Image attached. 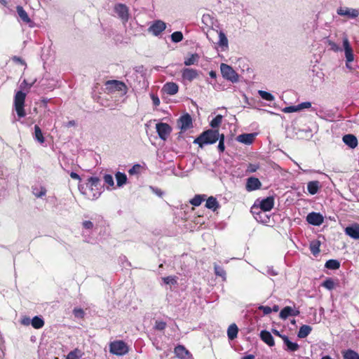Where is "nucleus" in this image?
I'll list each match as a JSON object with an SVG mask.
<instances>
[{"mask_svg":"<svg viewBox=\"0 0 359 359\" xmlns=\"http://www.w3.org/2000/svg\"><path fill=\"white\" fill-rule=\"evenodd\" d=\"M220 135L218 129H208L196 137L194 140V144H196L201 148H203L205 144H212L217 142Z\"/></svg>","mask_w":359,"mask_h":359,"instance_id":"nucleus-1","label":"nucleus"},{"mask_svg":"<svg viewBox=\"0 0 359 359\" xmlns=\"http://www.w3.org/2000/svg\"><path fill=\"white\" fill-rule=\"evenodd\" d=\"M25 98L26 93L21 90L18 91L15 95L14 107L17 115L20 118L26 116V112L25 110Z\"/></svg>","mask_w":359,"mask_h":359,"instance_id":"nucleus-2","label":"nucleus"},{"mask_svg":"<svg viewBox=\"0 0 359 359\" xmlns=\"http://www.w3.org/2000/svg\"><path fill=\"white\" fill-rule=\"evenodd\" d=\"M128 346L122 340L114 341L109 345V351L116 355H123L128 353Z\"/></svg>","mask_w":359,"mask_h":359,"instance_id":"nucleus-3","label":"nucleus"},{"mask_svg":"<svg viewBox=\"0 0 359 359\" xmlns=\"http://www.w3.org/2000/svg\"><path fill=\"white\" fill-rule=\"evenodd\" d=\"M220 69L222 76L224 79L229 80L233 83L238 81V75L231 66L222 63L221 65Z\"/></svg>","mask_w":359,"mask_h":359,"instance_id":"nucleus-4","label":"nucleus"},{"mask_svg":"<svg viewBox=\"0 0 359 359\" xmlns=\"http://www.w3.org/2000/svg\"><path fill=\"white\" fill-rule=\"evenodd\" d=\"M105 86L109 92H126L127 86L123 81L118 80H109L106 81Z\"/></svg>","mask_w":359,"mask_h":359,"instance_id":"nucleus-5","label":"nucleus"},{"mask_svg":"<svg viewBox=\"0 0 359 359\" xmlns=\"http://www.w3.org/2000/svg\"><path fill=\"white\" fill-rule=\"evenodd\" d=\"M114 11L121 20L123 23L126 24L130 18L129 8L123 4L119 3L114 6Z\"/></svg>","mask_w":359,"mask_h":359,"instance_id":"nucleus-6","label":"nucleus"},{"mask_svg":"<svg viewBox=\"0 0 359 359\" xmlns=\"http://www.w3.org/2000/svg\"><path fill=\"white\" fill-rule=\"evenodd\" d=\"M182 78L184 81L191 82L199 77L201 72L192 68H184L182 70Z\"/></svg>","mask_w":359,"mask_h":359,"instance_id":"nucleus-7","label":"nucleus"},{"mask_svg":"<svg viewBox=\"0 0 359 359\" xmlns=\"http://www.w3.org/2000/svg\"><path fill=\"white\" fill-rule=\"evenodd\" d=\"M156 131L161 139L165 140L172 131L171 127L165 123H159L156 124Z\"/></svg>","mask_w":359,"mask_h":359,"instance_id":"nucleus-8","label":"nucleus"},{"mask_svg":"<svg viewBox=\"0 0 359 359\" xmlns=\"http://www.w3.org/2000/svg\"><path fill=\"white\" fill-rule=\"evenodd\" d=\"M178 126L182 131L193 127L192 118L189 114L182 116L177 121Z\"/></svg>","mask_w":359,"mask_h":359,"instance_id":"nucleus-9","label":"nucleus"},{"mask_svg":"<svg viewBox=\"0 0 359 359\" xmlns=\"http://www.w3.org/2000/svg\"><path fill=\"white\" fill-rule=\"evenodd\" d=\"M166 28V24L160 20H156L149 27V31L151 32L154 35L158 36L163 32Z\"/></svg>","mask_w":359,"mask_h":359,"instance_id":"nucleus-10","label":"nucleus"},{"mask_svg":"<svg viewBox=\"0 0 359 359\" xmlns=\"http://www.w3.org/2000/svg\"><path fill=\"white\" fill-rule=\"evenodd\" d=\"M306 221L310 224L314 226H320L323 223L324 218L323 215L318 212H312L306 216Z\"/></svg>","mask_w":359,"mask_h":359,"instance_id":"nucleus-11","label":"nucleus"},{"mask_svg":"<svg viewBox=\"0 0 359 359\" xmlns=\"http://www.w3.org/2000/svg\"><path fill=\"white\" fill-rule=\"evenodd\" d=\"M261 187L262 183L258 178L250 177L247 179L245 189L248 191H252L259 189Z\"/></svg>","mask_w":359,"mask_h":359,"instance_id":"nucleus-12","label":"nucleus"},{"mask_svg":"<svg viewBox=\"0 0 359 359\" xmlns=\"http://www.w3.org/2000/svg\"><path fill=\"white\" fill-rule=\"evenodd\" d=\"M343 46L345 51V56L347 62H353L354 60V55L353 49L350 45L349 41L347 37L343 39Z\"/></svg>","mask_w":359,"mask_h":359,"instance_id":"nucleus-13","label":"nucleus"},{"mask_svg":"<svg viewBox=\"0 0 359 359\" xmlns=\"http://www.w3.org/2000/svg\"><path fill=\"white\" fill-rule=\"evenodd\" d=\"M344 232L351 238L358 240L359 239V224L354 223L345 228Z\"/></svg>","mask_w":359,"mask_h":359,"instance_id":"nucleus-14","label":"nucleus"},{"mask_svg":"<svg viewBox=\"0 0 359 359\" xmlns=\"http://www.w3.org/2000/svg\"><path fill=\"white\" fill-rule=\"evenodd\" d=\"M300 311L298 309H293L290 306L284 307L280 312L279 316L281 319L285 320L289 316H299Z\"/></svg>","mask_w":359,"mask_h":359,"instance_id":"nucleus-15","label":"nucleus"},{"mask_svg":"<svg viewBox=\"0 0 359 359\" xmlns=\"http://www.w3.org/2000/svg\"><path fill=\"white\" fill-rule=\"evenodd\" d=\"M274 206V198L269 196L260 201L259 208L264 212L270 211Z\"/></svg>","mask_w":359,"mask_h":359,"instance_id":"nucleus-16","label":"nucleus"},{"mask_svg":"<svg viewBox=\"0 0 359 359\" xmlns=\"http://www.w3.org/2000/svg\"><path fill=\"white\" fill-rule=\"evenodd\" d=\"M342 139L343 142L351 149H355L358 146V140L356 137L352 134L345 135Z\"/></svg>","mask_w":359,"mask_h":359,"instance_id":"nucleus-17","label":"nucleus"},{"mask_svg":"<svg viewBox=\"0 0 359 359\" xmlns=\"http://www.w3.org/2000/svg\"><path fill=\"white\" fill-rule=\"evenodd\" d=\"M261 339L269 346H273L275 341L271 334L267 330H262L260 332Z\"/></svg>","mask_w":359,"mask_h":359,"instance_id":"nucleus-18","label":"nucleus"},{"mask_svg":"<svg viewBox=\"0 0 359 359\" xmlns=\"http://www.w3.org/2000/svg\"><path fill=\"white\" fill-rule=\"evenodd\" d=\"M164 91L170 95H175L179 90V86L174 82H168L163 86Z\"/></svg>","mask_w":359,"mask_h":359,"instance_id":"nucleus-19","label":"nucleus"},{"mask_svg":"<svg viewBox=\"0 0 359 359\" xmlns=\"http://www.w3.org/2000/svg\"><path fill=\"white\" fill-rule=\"evenodd\" d=\"M337 13L340 15H346L351 18H355L358 16L359 11L356 9L340 8L337 10Z\"/></svg>","mask_w":359,"mask_h":359,"instance_id":"nucleus-20","label":"nucleus"},{"mask_svg":"<svg viewBox=\"0 0 359 359\" xmlns=\"http://www.w3.org/2000/svg\"><path fill=\"white\" fill-rule=\"evenodd\" d=\"M255 135L253 133H244L237 137V140L241 143L250 144L253 142Z\"/></svg>","mask_w":359,"mask_h":359,"instance_id":"nucleus-21","label":"nucleus"},{"mask_svg":"<svg viewBox=\"0 0 359 359\" xmlns=\"http://www.w3.org/2000/svg\"><path fill=\"white\" fill-rule=\"evenodd\" d=\"M175 355L180 359H185L189 355V351L182 345H177L175 349Z\"/></svg>","mask_w":359,"mask_h":359,"instance_id":"nucleus-22","label":"nucleus"},{"mask_svg":"<svg viewBox=\"0 0 359 359\" xmlns=\"http://www.w3.org/2000/svg\"><path fill=\"white\" fill-rule=\"evenodd\" d=\"M284 344L287 346V350L290 351H296L299 349V346L295 342L290 341L287 336L282 337Z\"/></svg>","mask_w":359,"mask_h":359,"instance_id":"nucleus-23","label":"nucleus"},{"mask_svg":"<svg viewBox=\"0 0 359 359\" xmlns=\"http://www.w3.org/2000/svg\"><path fill=\"white\" fill-rule=\"evenodd\" d=\"M205 207L215 211L219 208V205L215 197L210 196L206 200Z\"/></svg>","mask_w":359,"mask_h":359,"instance_id":"nucleus-24","label":"nucleus"},{"mask_svg":"<svg viewBox=\"0 0 359 359\" xmlns=\"http://www.w3.org/2000/svg\"><path fill=\"white\" fill-rule=\"evenodd\" d=\"M238 333V327L235 323H233L229 326L227 330V336L229 339L233 340L236 339L237 337Z\"/></svg>","mask_w":359,"mask_h":359,"instance_id":"nucleus-25","label":"nucleus"},{"mask_svg":"<svg viewBox=\"0 0 359 359\" xmlns=\"http://www.w3.org/2000/svg\"><path fill=\"white\" fill-rule=\"evenodd\" d=\"M312 331V327L310 325H303L300 327L297 333L299 338L303 339L306 337Z\"/></svg>","mask_w":359,"mask_h":359,"instance_id":"nucleus-26","label":"nucleus"},{"mask_svg":"<svg viewBox=\"0 0 359 359\" xmlns=\"http://www.w3.org/2000/svg\"><path fill=\"white\" fill-rule=\"evenodd\" d=\"M320 188L318 181H311L307 184V189L310 194L314 195L318 193Z\"/></svg>","mask_w":359,"mask_h":359,"instance_id":"nucleus-27","label":"nucleus"},{"mask_svg":"<svg viewBox=\"0 0 359 359\" xmlns=\"http://www.w3.org/2000/svg\"><path fill=\"white\" fill-rule=\"evenodd\" d=\"M16 10L19 17L24 22L29 23L31 22V19L22 6H18Z\"/></svg>","mask_w":359,"mask_h":359,"instance_id":"nucleus-28","label":"nucleus"},{"mask_svg":"<svg viewBox=\"0 0 359 359\" xmlns=\"http://www.w3.org/2000/svg\"><path fill=\"white\" fill-rule=\"evenodd\" d=\"M320 241L318 240H314L311 242L309 245V249L311 250V252L313 255L317 256L320 252Z\"/></svg>","mask_w":359,"mask_h":359,"instance_id":"nucleus-29","label":"nucleus"},{"mask_svg":"<svg viewBox=\"0 0 359 359\" xmlns=\"http://www.w3.org/2000/svg\"><path fill=\"white\" fill-rule=\"evenodd\" d=\"M199 55L197 53L191 54L189 57L185 58L184 64L186 66H190L193 65H197L199 60Z\"/></svg>","mask_w":359,"mask_h":359,"instance_id":"nucleus-30","label":"nucleus"},{"mask_svg":"<svg viewBox=\"0 0 359 359\" xmlns=\"http://www.w3.org/2000/svg\"><path fill=\"white\" fill-rule=\"evenodd\" d=\"M88 184L92 190L94 189L98 190L101 187L100 180L97 177H90L88 179Z\"/></svg>","mask_w":359,"mask_h":359,"instance_id":"nucleus-31","label":"nucleus"},{"mask_svg":"<svg viewBox=\"0 0 359 359\" xmlns=\"http://www.w3.org/2000/svg\"><path fill=\"white\" fill-rule=\"evenodd\" d=\"M44 323H44V320H43V318H41L39 316H34L31 320L32 326L34 329H40V328L43 327L44 325Z\"/></svg>","mask_w":359,"mask_h":359,"instance_id":"nucleus-32","label":"nucleus"},{"mask_svg":"<svg viewBox=\"0 0 359 359\" xmlns=\"http://www.w3.org/2000/svg\"><path fill=\"white\" fill-rule=\"evenodd\" d=\"M342 354L344 359H359V354L351 349L343 351Z\"/></svg>","mask_w":359,"mask_h":359,"instance_id":"nucleus-33","label":"nucleus"},{"mask_svg":"<svg viewBox=\"0 0 359 359\" xmlns=\"http://www.w3.org/2000/svg\"><path fill=\"white\" fill-rule=\"evenodd\" d=\"M325 268L332 270H337L340 267V262L337 259H329L325 262Z\"/></svg>","mask_w":359,"mask_h":359,"instance_id":"nucleus-34","label":"nucleus"},{"mask_svg":"<svg viewBox=\"0 0 359 359\" xmlns=\"http://www.w3.org/2000/svg\"><path fill=\"white\" fill-rule=\"evenodd\" d=\"M34 137L41 144H43L45 142V138L43 135L42 131L38 125L34 126Z\"/></svg>","mask_w":359,"mask_h":359,"instance_id":"nucleus-35","label":"nucleus"},{"mask_svg":"<svg viewBox=\"0 0 359 359\" xmlns=\"http://www.w3.org/2000/svg\"><path fill=\"white\" fill-rule=\"evenodd\" d=\"M82 355L81 351L76 348L67 354L66 359H81Z\"/></svg>","mask_w":359,"mask_h":359,"instance_id":"nucleus-36","label":"nucleus"},{"mask_svg":"<svg viewBox=\"0 0 359 359\" xmlns=\"http://www.w3.org/2000/svg\"><path fill=\"white\" fill-rule=\"evenodd\" d=\"M205 195H196L191 201L190 203L194 206H198L205 200Z\"/></svg>","mask_w":359,"mask_h":359,"instance_id":"nucleus-37","label":"nucleus"},{"mask_svg":"<svg viewBox=\"0 0 359 359\" xmlns=\"http://www.w3.org/2000/svg\"><path fill=\"white\" fill-rule=\"evenodd\" d=\"M116 183L118 187H121L126 183L127 177L125 173L118 172L116 174Z\"/></svg>","mask_w":359,"mask_h":359,"instance_id":"nucleus-38","label":"nucleus"},{"mask_svg":"<svg viewBox=\"0 0 359 359\" xmlns=\"http://www.w3.org/2000/svg\"><path fill=\"white\" fill-rule=\"evenodd\" d=\"M46 189L44 187H41L40 190L37 187L32 188V193L36 198H41L46 194Z\"/></svg>","mask_w":359,"mask_h":359,"instance_id":"nucleus-39","label":"nucleus"},{"mask_svg":"<svg viewBox=\"0 0 359 359\" xmlns=\"http://www.w3.org/2000/svg\"><path fill=\"white\" fill-rule=\"evenodd\" d=\"M218 44L219 46L224 48H228V39L225 35V34L222 32H219V41Z\"/></svg>","mask_w":359,"mask_h":359,"instance_id":"nucleus-40","label":"nucleus"},{"mask_svg":"<svg viewBox=\"0 0 359 359\" xmlns=\"http://www.w3.org/2000/svg\"><path fill=\"white\" fill-rule=\"evenodd\" d=\"M222 121V116L219 114L217 115L211 121H210V126L212 128V129L216 130L215 128H219L220 124Z\"/></svg>","mask_w":359,"mask_h":359,"instance_id":"nucleus-41","label":"nucleus"},{"mask_svg":"<svg viewBox=\"0 0 359 359\" xmlns=\"http://www.w3.org/2000/svg\"><path fill=\"white\" fill-rule=\"evenodd\" d=\"M214 270L216 276L222 278L223 280H226V271L222 266L215 264Z\"/></svg>","mask_w":359,"mask_h":359,"instance_id":"nucleus-42","label":"nucleus"},{"mask_svg":"<svg viewBox=\"0 0 359 359\" xmlns=\"http://www.w3.org/2000/svg\"><path fill=\"white\" fill-rule=\"evenodd\" d=\"M321 285L329 290H332L334 288L335 283L332 278H327L322 283Z\"/></svg>","mask_w":359,"mask_h":359,"instance_id":"nucleus-43","label":"nucleus"},{"mask_svg":"<svg viewBox=\"0 0 359 359\" xmlns=\"http://www.w3.org/2000/svg\"><path fill=\"white\" fill-rule=\"evenodd\" d=\"M259 95L261 96V97L265 100L267 101H273L274 100L275 97L274 96L271 94L270 93H268L264 90H259Z\"/></svg>","mask_w":359,"mask_h":359,"instance_id":"nucleus-44","label":"nucleus"},{"mask_svg":"<svg viewBox=\"0 0 359 359\" xmlns=\"http://www.w3.org/2000/svg\"><path fill=\"white\" fill-rule=\"evenodd\" d=\"M183 34L181 32H175L171 34V40L175 43H178L182 41Z\"/></svg>","mask_w":359,"mask_h":359,"instance_id":"nucleus-45","label":"nucleus"},{"mask_svg":"<svg viewBox=\"0 0 359 359\" xmlns=\"http://www.w3.org/2000/svg\"><path fill=\"white\" fill-rule=\"evenodd\" d=\"M224 135L221 134L219 138V144H218V150L220 153H222L224 151L225 146H224Z\"/></svg>","mask_w":359,"mask_h":359,"instance_id":"nucleus-46","label":"nucleus"},{"mask_svg":"<svg viewBox=\"0 0 359 359\" xmlns=\"http://www.w3.org/2000/svg\"><path fill=\"white\" fill-rule=\"evenodd\" d=\"M73 313L76 318H83L85 316L84 311L81 308H74Z\"/></svg>","mask_w":359,"mask_h":359,"instance_id":"nucleus-47","label":"nucleus"},{"mask_svg":"<svg viewBox=\"0 0 359 359\" xmlns=\"http://www.w3.org/2000/svg\"><path fill=\"white\" fill-rule=\"evenodd\" d=\"M163 280L165 284H177V277L176 276H167L163 278Z\"/></svg>","mask_w":359,"mask_h":359,"instance_id":"nucleus-48","label":"nucleus"},{"mask_svg":"<svg viewBox=\"0 0 359 359\" xmlns=\"http://www.w3.org/2000/svg\"><path fill=\"white\" fill-rule=\"evenodd\" d=\"M140 169L141 165L140 164H135L128 170V173L131 175L138 174L140 171Z\"/></svg>","mask_w":359,"mask_h":359,"instance_id":"nucleus-49","label":"nucleus"},{"mask_svg":"<svg viewBox=\"0 0 359 359\" xmlns=\"http://www.w3.org/2000/svg\"><path fill=\"white\" fill-rule=\"evenodd\" d=\"M166 327V323L163 320H156L155 323V328L158 330H163Z\"/></svg>","mask_w":359,"mask_h":359,"instance_id":"nucleus-50","label":"nucleus"},{"mask_svg":"<svg viewBox=\"0 0 359 359\" xmlns=\"http://www.w3.org/2000/svg\"><path fill=\"white\" fill-rule=\"evenodd\" d=\"M104 181L105 184H108L109 186L112 187L114 185V179L112 175L109 174H106L104 176Z\"/></svg>","mask_w":359,"mask_h":359,"instance_id":"nucleus-51","label":"nucleus"},{"mask_svg":"<svg viewBox=\"0 0 359 359\" xmlns=\"http://www.w3.org/2000/svg\"><path fill=\"white\" fill-rule=\"evenodd\" d=\"M299 111V109H298L297 105L286 107L283 109V111L285 113H292V112H295V111Z\"/></svg>","mask_w":359,"mask_h":359,"instance_id":"nucleus-52","label":"nucleus"},{"mask_svg":"<svg viewBox=\"0 0 359 359\" xmlns=\"http://www.w3.org/2000/svg\"><path fill=\"white\" fill-rule=\"evenodd\" d=\"M327 43H328V45L330 46V49L332 50H333L334 52H337V51H339L340 50V48L338 46V45L336 43H334V41L329 40L327 41Z\"/></svg>","mask_w":359,"mask_h":359,"instance_id":"nucleus-53","label":"nucleus"},{"mask_svg":"<svg viewBox=\"0 0 359 359\" xmlns=\"http://www.w3.org/2000/svg\"><path fill=\"white\" fill-rule=\"evenodd\" d=\"M297 106L299 111H300L304 109L310 108L311 107V103L310 102H304L299 104Z\"/></svg>","mask_w":359,"mask_h":359,"instance_id":"nucleus-54","label":"nucleus"},{"mask_svg":"<svg viewBox=\"0 0 359 359\" xmlns=\"http://www.w3.org/2000/svg\"><path fill=\"white\" fill-rule=\"evenodd\" d=\"M259 310H261V311H263V313H264V314H266H266H269V313H271V311H272L271 308V307H269V306H260L259 307Z\"/></svg>","mask_w":359,"mask_h":359,"instance_id":"nucleus-55","label":"nucleus"},{"mask_svg":"<svg viewBox=\"0 0 359 359\" xmlns=\"http://www.w3.org/2000/svg\"><path fill=\"white\" fill-rule=\"evenodd\" d=\"M12 60L16 63H19L22 65H26V62L23 59H22L20 57L18 56H13L12 57Z\"/></svg>","mask_w":359,"mask_h":359,"instance_id":"nucleus-56","label":"nucleus"},{"mask_svg":"<svg viewBox=\"0 0 359 359\" xmlns=\"http://www.w3.org/2000/svg\"><path fill=\"white\" fill-rule=\"evenodd\" d=\"M83 227L86 229H92L93 228V223L90 221H84L82 223Z\"/></svg>","mask_w":359,"mask_h":359,"instance_id":"nucleus-57","label":"nucleus"},{"mask_svg":"<svg viewBox=\"0 0 359 359\" xmlns=\"http://www.w3.org/2000/svg\"><path fill=\"white\" fill-rule=\"evenodd\" d=\"M151 100H152V102H153V104L154 106L157 107L160 104V100L159 98L158 97V96L156 95H151Z\"/></svg>","mask_w":359,"mask_h":359,"instance_id":"nucleus-58","label":"nucleus"},{"mask_svg":"<svg viewBox=\"0 0 359 359\" xmlns=\"http://www.w3.org/2000/svg\"><path fill=\"white\" fill-rule=\"evenodd\" d=\"M70 177H71L72 179H74V180H79V181H81V179L80 176H79L77 173H76V172H72L70 173Z\"/></svg>","mask_w":359,"mask_h":359,"instance_id":"nucleus-59","label":"nucleus"},{"mask_svg":"<svg viewBox=\"0 0 359 359\" xmlns=\"http://www.w3.org/2000/svg\"><path fill=\"white\" fill-rule=\"evenodd\" d=\"M31 323V320L28 317H25L22 320V323L25 325H28Z\"/></svg>","mask_w":359,"mask_h":359,"instance_id":"nucleus-60","label":"nucleus"},{"mask_svg":"<svg viewBox=\"0 0 359 359\" xmlns=\"http://www.w3.org/2000/svg\"><path fill=\"white\" fill-rule=\"evenodd\" d=\"M153 189V191L156 194L158 195V196H162L163 195V191L160 189H158V188H156V189Z\"/></svg>","mask_w":359,"mask_h":359,"instance_id":"nucleus-61","label":"nucleus"},{"mask_svg":"<svg viewBox=\"0 0 359 359\" xmlns=\"http://www.w3.org/2000/svg\"><path fill=\"white\" fill-rule=\"evenodd\" d=\"M272 332H273V333L275 335H276V336H278V337H280L281 339H282V337H284V336H285L284 334H281L279 332V331H278L277 330L273 329V330H272Z\"/></svg>","mask_w":359,"mask_h":359,"instance_id":"nucleus-62","label":"nucleus"},{"mask_svg":"<svg viewBox=\"0 0 359 359\" xmlns=\"http://www.w3.org/2000/svg\"><path fill=\"white\" fill-rule=\"evenodd\" d=\"M255 358V355H252V354H250V355H245V356H243L242 358V359H254Z\"/></svg>","mask_w":359,"mask_h":359,"instance_id":"nucleus-63","label":"nucleus"},{"mask_svg":"<svg viewBox=\"0 0 359 359\" xmlns=\"http://www.w3.org/2000/svg\"><path fill=\"white\" fill-rule=\"evenodd\" d=\"M210 76L212 77V78H215L216 77V73L213 71H211L210 72Z\"/></svg>","mask_w":359,"mask_h":359,"instance_id":"nucleus-64","label":"nucleus"}]
</instances>
